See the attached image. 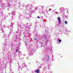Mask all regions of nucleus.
Instances as JSON below:
<instances>
[{
	"mask_svg": "<svg viewBox=\"0 0 73 73\" xmlns=\"http://www.w3.org/2000/svg\"><path fill=\"white\" fill-rule=\"evenodd\" d=\"M58 21L59 22L60 24H61V19H60V17H58Z\"/></svg>",
	"mask_w": 73,
	"mask_h": 73,
	"instance_id": "obj_1",
	"label": "nucleus"
},
{
	"mask_svg": "<svg viewBox=\"0 0 73 73\" xmlns=\"http://www.w3.org/2000/svg\"><path fill=\"white\" fill-rule=\"evenodd\" d=\"M35 72H36V73H39V70H35Z\"/></svg>",
	"mask_w": 73,
	"mask_h": 73,
	"instance_id": "obj_2",
	"label": "nucleus"
},
{
	"mask_svg": "<svg viewBox=\"0 0 73 73\" xmlns=\"http://www.w3.org/2000/svg\"><path fill=\"white\" fill-rule=\"evenodd\" d=\"M64 23L65 24H68V22H67V21H65Z\"/></svg>",
	"mask_w": 73,
	"mask_h": 73,
	"instance_id": "obj_3",
	"label": "nucleus"
},
{
	"mask_svg": "<svg viewBox=\"0 0 73 73\" xmlns=\"http://www.w3.org/2000/svg\"><path fill=\"white\" fill-rule=\"evenodd\" d=\"M58 41L59 42H61V40L59 39L58 40Z\"/></svg>",
	"mask_w": 73,
	"mask_h": 73,
	"instance_id": "obj_4",
	"label": "nucleus"
},
{
	"mask_svg": "<svg viewBox=\"0 0 73 73\" xmlns=\"http://www.w3.org/2000/svg\"><path fill=\"white\" fill-rule=\"evenodd\" d=\"M16 52H18V49H17V50H16Z\"/></svg>",
	"mask_w": 73,
	"mask_h": 73,
	"instance_id": "obj_5",
	"label": "nucleus"
},
{
	"mask_svg": "<svg viewBox=\"0 0 73 73\" xmlns=\"http://www.w3.org/2000/svg\"><path fill=\"white\" fill-rule=\"evenodd\" d=\"M37 18H38V19H40V17H38Z\"/></svg>",
	"mask_w": 73,
	"mask_h": 73,
	"instance_id": "obj_6",
	"label": "nucleus"
},
{
	"mask_svg": "<svg viewBox=\"0 0 73 73\" xmlns=\"http://www.w3.org/2000/svg\"><path fill=\"white\" fill-rule=\"evenodd\" d=\"M35 40H37V38H35Z\"/></svg>",
	"mask_w": 73,
	"mask_h": 73,
	"instance_id": "obj_7",
	"label": "nucleus"
},
{
	"mask_svg": "<svg viewBox=\"0 0 73 73\" xmlns=\"http://www.w3.org/2000/svg\"><path fill=\"white\" fill-rule=\"evenodd\" d=\"M48 59H49V58H48Z\"/></svg>",
	"mask_w": 73,
	"mask_h": 73,
	"instance_id": "obj_8",
	"label": "nucleus"
}]
</instances>
